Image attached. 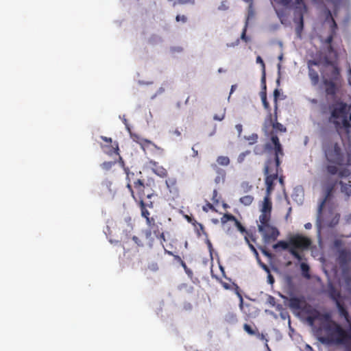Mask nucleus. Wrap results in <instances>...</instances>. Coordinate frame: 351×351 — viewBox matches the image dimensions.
I'll use <instances>...</instances> for the list:
<instances>
[{
  "label": "nucleus",
  "instance_id": "18",
  "mask_svg": "<svg viewBox=\"0 0 351 351\" xmlns=\"http://www.w3.org/2000/svg\"><path fill=\"white\" fill-rule=\"evenodd\" d=\"M101 138L108 143V145H101V148L106 154L110 156L114 154H118L119 147L117 143L112 145V138L106 136H101Z\"/></svg>",
  "mask_w": 351,
  "mask_h": 351
},
{
  "label": "nucleus",
  "instance_id": "41",
  "mask_svg": "<svg viewBox=\"0 0 351 351\" xmlns=\"http://www.w3.org/2000/svg\"><path fill=\"white\" fill-rule=\"evenodd\" d=\"M193 225L195 226L199 227V229H197V233L198 236L201 235L200 231L203 234H206V232L204 230V226L202 223L197 222L196 220H194V223H193Z\"/></svg>",
  "mask_w": 351,
  "mask_h": 351
},
{
  "label": "nucleus",
  "instance_id": "33",
  "mask_svg": "<svg viewBox=\"0 0 351 351\" xmlns=\"http://www.w3.org/2000/svg\"><path fill=\"white\" fill-rule=\"evenodd\" d=\"M256 62L261 64L262 66V77H261V84H265V82H266L265 79V64L264 63V61L263 60L261 56L256 57Z\"/></svg>",
  "mask_w": 351,
  "mask_h": 351
},
{
  "label": "nucleus",
  "instance_id": "14",
  "mask_svg": "<svg viewBox=\"0 0 351 351\" xmlns=\"http://www.w3.org/2000/svg\"><path fill=\"white\" fill-rule=\"evenodd\" d=\"M307 8L306 5L301 8L300 10L295 12L294 23L296 24L295 33L298 38H301L302 32L304 28V14L306 12Z\"/></svg>",
  "mask_w": 351,
  "mask_h": 351
},
{
  "label": "nucleus",
  "instance_id": "54",
  "mask_svg": "<svg viewBox=\"0 0 351 351\" xmlns=\"http://www.w3.org/2000/svg\"><path fill=\"white\" fill-rule=\"evenodd\" d=\"M228 8L227 1H222L221 5L219 6V10H226Z\"/></svg>",
  "mask_w": 351,
  "mask_h": 351
},
{
  "label": "nucleus",
  "instance_id": "31",
  "mask_svg": "<svg viewBox=\"0 0 351 351\" xmlns=\"http://www.w3.org/2000/svg\"><path fill=\"white\" fill-rule=\"evenodd\" d=\"M290 244L289 241L288 242L285 241H279L273 245L274 250L282 248V250H288L289 251Z\"/></svg>",
  "mask_w": 351,
  "mask_h": 351
},
{
  "label": "nucleus",
  "instance_id": "44",
  "mask_svg": "<svg viewBox=\"0 0 351 351\" xmlns=\"http://www.w3.org/2000/svg\"><path fill=\"white\" fill-rule=\"evenodd\" d=\"M351 171L348 169H343L339 171V176L340 178H348L350 176Z\"/></svg>",
  "mask_w": 351,
  "mask_h": 351
},
{
  "label": "nucleus",
  "instance_id": "17",
  "mask_svg": "<svg viewBox=\"0 0 351 351\" xmlns=\"http://www.w3.org/2000/svg\"><path fill=\"white\" fill-rule=\"evenodd\" d=\"M323 84L325 86V93L326 95L335 96L341 86L342 82L333 81L329 79H323Z\"/></svg>",
  "mask_w": 351,
  "mask_h": 351
},
{
  "label": "nucleus",
  "instance_id": "27",
  "mask_svg": "<svg viewBox=\"0 0 351 351\" xmlns=\"http://www.w3.org/2000/svg\"><path fill=\"white\" fill-rule=\"evenodd\" d=\"M308 69V77L310 78L311 84L314 86H317L319 81V76L318 73L312 67Z\"/></svg>",
  "mask_w": 351,
  "mask_h": 351
},
{
  "label": "nucleus",
  "instance_id": "11",
  "mask_svg": "<svg viewBox=\"0 0 351 351\" xmlns=\"http://www.w3.org/2000/svg\"><path fill=\"white\" fill-rule=\"evenodd\" d=\"M329 298L335 304L338 314L348 309L343 302V297L340 290L337 289L332 284L330 283L326 291Z\"/></svg>",
  "mask_w": 351,
  "mask_h": 351
},
{
  "label": "nucleus",
  "instance_id": "53",
  "mask_svg": "<svg viewBox=\"0 0 351 351\" xmlns=\"http://www.w3.org/2000/svg\"><path fill=\"white\" fill-rule=\"evenodd\" d=\"M132 240L134 241V243L138 245V246H143V242L141 241V240L136 236H133L132 237Z\"/></svg>",
  "mask_w": 351,
  "mask_h": 351
},
{
  "label": "nucleus",
  "instance_id": "64",
  "mask_svg": "<svg viewBox=\"0 0 351 351\" xmlns=\"http://www.w3.org/2000/svg\"><path fill=\"white\" fill-rule=\"evenodd\" d=\"M348 84L350 86H351V67L350 66L348 70Z\"/></svg>",
  "mask_w": 351,
  "mask_h": 351
},
{
  "label": "nucleus",
  "instance_id": "16",
  "mask_svg": "<svg viewBox=\"0 0 351 351\" xmlns=\"http://www.w3.org/2000/svg\"><path fill=\"white\" fill-rule=\"evenodd\" d=\"M269 194L267 192V195L264 197L263 206L261 208V214L259 216V220L265 221L267 220H271V202L269 198Z\"/></svg>",
  "mask_w": 351,
  "mask_h": 351
},
{
  "label": "nucleus",
  "instance_id": "32",
  "mask_svg": "<svg viewBox=\"0 0 351 351\" xmlns=\"http://www.w3.org/2000/svg\"><path fill=\"white\" fill-rule=\"evenodd\" d=\"M165 184L169 191L171 192L173 189H176L177 180L175 178H169L165 180Z\"/></svg>",
  "mask_w": 351,
  "mask_h": 351
},
{
  "label": "nucleus",
  "instance_id": "49",
  "mask_svg": "<svg viewBox=\"0 0 351 351\" xmlns=\"http://www.w3.org/2000/svg\"><path fill=\"white\" fill-rule=\"evenodd\" d=\"M225 117V110H223V112L219 115V114H215L213 117V119L215 121H222Z\"/></svg>",
  "mask_w": 351,
  "mask_h": 351
},
{
  "label": "nucleus",
  "instance_id": "37",
  "mask_svg": "<svg viewBox=\"0 0 351 351\" xmlns=\"http://www.w3.org/2000/svg\"><path fill=\"white\" fill-rule=\"evenodd\" d=\"M340 184L341 185V191L344 193L348 196L351 195V184H344L343 182H340Z\"/></svg>",
  "mask_w": 351,
  "mask_h": 351
},
{
  "label": "nucleus",
  "instance_id": "5",
  "mask_svg": "<svg viewBox=\"0 0 351 351\" xmlns=\"http://www.w3.org/2000/svg\"><path fill=\"white\" fill-rule=\"evenodd\" d=\"M323 328L328 334V337L321 338L322 342H334L344 346V336L347 334V331L341 324L330 320L324 325Z\"/></svg>",
  "mask_w": 351,
  "mask_h": 351
},
{
  "label": "nucleus",
  "instance_id": "15",
  "mask_svg": "<svg viewBox=\"0 0 351 351\" xmlns=\"http://www.w3.org/2000/svg\"><path fill=\"white\" fill-rule=\"evenodd\" d=\"M340 318H343L348 324V328L346 330L347 334L344 336V346L347 347V351H351V348H348V344L351 341V315L348 309L338 314Z\"/></svg>",
  "mask_w": 351,
  "mask_h": 351
},
{
  "label": "nucleus",
  "instance_id": "23",
  "mask_svg": "<svg viewBox=\"0 0 351 351\" xmlns=\"http://www.w3.org/2000/svg\"><path fill=\"white\" fill-rule=\"evenodd\" d=\"M261 85H262V90L260 93V96H261V101H262L264 108L267 110V114H271V108L270 105L267 99L266 82H265V84H261Z\"/></svg>",
  "mask_w": 351,
  "mask_h": 351
},
{
  "label": "nucleus",
  "instance_id": "42",
  "mask_svg": "<svg viewBox=\"0 0 351 351\" xmlns=\"http://www.w3.org/2000/svg\"><path fill=\"white\" fill-rule=\"evenodd\" d=\"M244 330L250 335H254L256 334V329L254 330L249 324H245L243 325Z\"/></svg>",
  "mask_w": 351,
  "mask_h": 351
},
{
  "label": "nucleus",
  "instance_id": "46",
  "mask_svg": "<svg viewBox=\"0 0 351 351\" xmlns=\"http://www.w3.org/2000/svg\"><path fill=\"white\" fill-rule=\"evenodd\" d=\"M280 95V92L278 89H275L274 91V104H275V111H277L278 110V97Z\"/></svg>",
  "mask_w": 351,
  "mask_h": 351
},
{
  "label": "nucleus",
  "instance_id": "1",
  "mask_svg": "<svg viewBox=\"0 0 351 351\" xmlns=\"http://www.w3.org/2000/svg\"><path fill=\"white\" fill-rule=\"evenodd\" d=\"M322 149L326 160L331 164L327 165L326 169L328 173L336 175L338 173V166H350L351 154H345L339 144L330 137H325L322 143Z\"/></svg>",
  "mask_w": 351,
  "mask_h": 351
},
{
  "label": "nucleus",
  "instance_id": "8",
  "mask_svg": "<svg viewBox=\"0 0 351 351\" xmlns=\"http://www.w3.org/2000/svg\"><path fill=\"white\" fill-rule=\"evenodd\" d=\"M263 130L265 135L270 137L271 141L272 135L278 136L276 133L287 132L286 127L278 122L277 111L275 110L274 116L272 114H267L263 123ZM270 143L272 144L271 142ZM271 145L273 146V145Z\"/></svg>",
  "mask_w": 351,
  "mask_h": 351
},
{
  "label": "nucleus",
  "instance_id": "59",
  "mask_svg": "<svg viewBox=\"0 0 351 351\" xmlns=\"http://www.w3.org/2000/svg\"><path fill=\"white\" fill-rule=\"evenodd\" d=\"M254 335H256L261 340H265V339H267L265 338V335H263V333H260L258 332V329H256V334H255Z\"/></svg>",
  "mask_w": 351,
  "mask_h": 351
},
{
  "label": "nucleus",
  "instance_id": "2",
  "mask_svg": "<svg viewBox=\"0 0 351 351\" xmlns=\"http://www.w3.org/2000/svg\"><path fill=\"white\" fill-rule=\"evenodd\" d=\"M271 143H267L265 147L268 150L274 149V158H268L265 164L264 173L265 175V184L268 194L271 193L274 187V181L278 178V175L282 172L280 168V157L284 156L282 146L280 140L276 135L271 136Z\"/></svg>",
  "mask_w": 351,
  "mask_h": 351
},
{
  "label": "nucleus",
  "instance_id": "51",
  "mask_svg": "<svg viewBox=\"0 0 351 351\" xmlns=\"http://www.w3.org/2000/svg\"><path fill=\"white\" fill-rule=\"evenodd\" d=\"M334 33H331L325 40V43L328 45H332V42L334 38Z\"/></svg>",
  "mask_w": 351,
  "mask_h": 351
},
{
  "label": "nucleus",
  "instance_id": "12",
  "mask_svg": "<svg viewBox=\"0 0 351 351\" xmlns=\"http://www.w3.org/2000/svg\"><path fill=\"white\" fill-rule=\"evenodd\" d=\"M325 64L330 66L331 69L324 73L323 79H329L333 81H337L338 82H342L343 79L341 75V70L338 64L328 58H326L325 60Z\"/></svg>",
  "mask_w": 351,
  "mask_h": 351
},
{
  "label": "nucleus",
  "instance_id": "26",
  "mask_svg": "<svg viewBox=\"0 0 351 351\" xmlns=\"http://www.w3.org/2000/svg\"><path fill=\"white\" fill-rule=\"evenodd\" d=\"M134 186L136 189V190L137 191V193L139 196V199H141V197L142 199H143V196L145 195V191H144L145 186L143 182L141 180L138 179L136 181H135L134 182Z\"/></svg>",
  "mask_w": 351,
  "mask_h": 351
},
{
  "label": "nucleus",
  "instance_id": "9",
  "mask_svg": "<svg viewBox=\"0 0 351 351\" xmlns=\"http://www.w3.org/2000/svg\"><path fill=\"white\" fill-rule=\"evenodd\" d=\"M340 214L337 213L332 207L319 210L317 209V222L319 225L323 224L329 228L335 227L339 221Z\"/></svg>",
  "mask_w": 351,
  "mask_h": 351
},
{
  "label": "nucleus",
  "instance_id": "58",
  "mask_svg": "<svg viewBox=\"0 0 351 351\" xmlns=\"http://www.w3.org/2000/svg\"><path fill=\"white\" fill-rule=\"evenodd\" d=\"M145 208H154V204L152 201L149 200L147 202L144 201Z\"/></svg>",
  "mask_w": 351,
  "mask_h": 351
},
{
  "label": "nucleus",
  "instance_id": "36",
  "mask_svg": "<svg viewBox=\"0 0 351 351\" xmlns=\"http://www.w3.org/2000/svg\"><path fill=\"white\" fill-rule=\"evenodd\" d=\"M230 162V158L228 156H220L217 158V162L221 166H228Z\"/></svg>",
  "mask_w": 351,
  "mask_h": 351
},
{
  "label": "nucleus",
  "instance_id": "7",
  "mask_svg": "<svg viewBox=\"0 0 351 351\" xmlns=\"http://www.w3.org/2000/svg\"><path fill=\"white\" fill-rule=\"evenodd\" d=\"M289 252L298 261L302 260V255L298 250L304 251L308 250L311 245V241L309 238L300 235H293L289 238Z\"/></svg>",
  "mask_w": 351,
  "mask_h": 351
},
{
  "label": "nucleus",
  "instance_id": "22",
  "mask_svg": "<svg viewBox=\"0 0 351 351\" xmlns=\"http://www.w3.org/2000/svg\"><path fill=\"white\" fill-rule=\"evenodd\" d=\"M211 167L217 174V176L215 178V182L216 184L223 182L226 178V171L219 167L217 164H212Z\"/></svg>",
  "mask_w": 351,
  "mask_h": 351
},
{
  "label": "nucleus",
  "instance_id": "13",
  "mask_svg": "<svg viewBox=\"0 0 351 351\" xmlns=\"http://www.w3.org/2000/svg\"><path fill=\"white\" fill-rule=\"evenodd\" d=\"M146 225L147 228L143 231V233L145 239L148 241L149 245L152 246L154 241V236L155 234H159V230L160 228L158 223L156 221L155 218L147 221Z\"/></svg>",
  "mask_w": 351,
  "mask_h": 351
},
{
  "label": "nucleus",
  "instance_id": "52",
  "mask_svg": "<svg viewBox=\"0 0 351 351\" xmlns=\"http://www.w3.org/2000/svg\"><path fill=\"white\" fill-rule=\"evenodd\" d=\"M154 237L160 239L161 241H165L166 240L165 234L163 232L161 231V229L159 230V234H155Z\"/></svg>",
  "mask_w": 351,
  "mask_h": 351
},
{
  "label": "nucleus",
  "instance_id": "60",
  "mask_svg": "<svg viewBox=\"0 0 351 351\" xmlns=\"http://www.w3.org/2000/svg\"><path fill=\"white\" fill-rule=\"evenodd\" d=\"M267 302L269 303L271 306H274L276 304L275 298L269 295L267 298Z\"/></svg>",
  "mask_w": 351,
  "mask_h": 351
},
{
  "label": "nucleus",
  "instance_id": "39",
  "mask_svg": "<svg viewBox=\"0 0 351 351\" xmlns=\"http://www.w3.org/2000/svg\"><path fill=\"white\" fill-rule=\"evenodd\" d=\"M327 17L328 18H330L332 21V32L331 33H335V29L337 28V25L335 22V21L334 20L332 16V13H331V11L329 10H327Z\"/></svg>",
  "mask_w": 351,
  "mask_h": 351
},
{
  "label": "nucleus",
  "instance_id": "4",
  "mask_svg": "<svg viewBox=\"0 0 351 351\" xmlns=\"http://www.w3.org/2000/svg\"><path fill=\"white\" fill-rule=\"evenodd\" d=\"M289 306L293 311H299L307 315L306 320L310 325L319 319L320 313L306 302L304 298L291 297L289 300Z\"/></svg>",
  "mask_w": 351,
  "mask_h": 351
},
{
  "label": "nucleus",
  "instance_id": "35",
  "mask_svg": "<svg viewBox=\"0 0 351 351\" xmlns=\"http://www.w3.org/2000/svg\"><path fill=\"white\" fill-rule=\"evenodd\" d=\"M253 196L250 195H245L239 199V202L244 206H250L253 202Z\"/></svg>",
  "mask_w": 351,
  "mask_h": 351
},
{
  "label": "nucleus",
  "instance_id": "50",
  "mask_svg": "<svg viewBox=\"0 0 351 351\" xmlns=\"http://www.w3.org/2000/svg\"><path fill=\"white\" fill-rule=\"evenodd\" d=\"M176 20L177 22L182 21V23H186L187 21V18L184 15L178 14L176 17Z\"/></svg>",
  "mask_w": 351,
  "mask_h": 351
},
{
  "label": "nucleus",
  "instance_id": "45",
  "mask_svg": "<svg viewBox=\"0 0 351 351\" xmlns=\"http://www.w3.org/2000/svg\"><path fill=\"white\" fill-rule=\"evenodd\" d=\"M234 222V224L235 226H237V228H238V230L243 233V232H246V230L245 228L243 226V225L241 223V222L236 218V221H233Z\"/></svg>",
  "mask_w": 351,
  "mask_h": 351
},
{
  "label": "nucleus",
  "instance_id": "29",
  "mask_svg": "<svg viewBox=\"0 0 351 351\" xmlns=\"http://www.w3.org/2000/svg\"><path fill=\"white\" fill-rule=\"evenodd\" d=\"M246 235L245 237V241L247 242V243L248 244L250 248L254 252H255L256 254H257V251L255 248V247L250 243V241H253V242H255L256 241V238L254 237V235L252 233V232H246Z\"/></svg>",
  "mask_w": 351,
  "mask_h": 351
},
{
  "label": "nucleus",
  "instance_id": "19",
  "mask_svg": "<svg viewBox=\"0 0 351 351\" xmlns=\"http://www.w3.org/2000/svg\"><path fill=\"white\" fill-rule=\"evenodd\" d=\"M131 137L132 140L139 144L141 147V148L143 150H145L146 148H148L149 146H152L153 147L157 149H161L159 147H158L152 141L141 138L137 134H132Z\"/></svg>",
  "mask_w": 351,
  "mask_h": 351
},
{
  "label": "nucleus",
  "instance_id": "25",
  "mask_svg": "<svg viewBox=\"0 0 351 351\" xmlns=\"http://www.w3.org/2000/svg\"><path fill=\"white\" fill-rule=\"evenodd\" d=\"M138 204L141 209V216L145 219L146 221L154 218L153 217L150 216V213L149 212L147 208H145L143 199L141 197L140 200L138 201Z\"/></svg>",
  "mask_w": 351,
  "mask_h": 351
},
{
  "label": "nucleus",
  "instance_id": "63",
  "mask_svg": "<svg viewBox=\"0 0 351 351\" xmlns=\"http://www.w3.org/2000/svg\"><path fill=\"white\" fill-rule=\"evenodd\" d=\"M344 219L346 221V223L349 224L351 223V214H348L345 216Z\"/></svg>",
  "mask_w": 351,
  "mask_h": 351
},
{
  "label": "nucleus",
  "instance_id": "57",
  "mask_svg": "<svg viewBox=\"0 0 351 351\" xmlns=\"http://www.w3.org/2000/svg\"><path fill=\"white\" fill-rule=\"evenodd\" d=\"M181 266L184 268L186 274H192V271L190 270V269H189L184 261L182 262Z\"/></svg>",
  "mask_w": 351,
  "mask_h": 351
},
{
  "label": "nucleus",
  "instance_id": "38",
  "mask_svg": "<svg viewBox=\"0 0 351 351\" xmlns=\"http://www.w3.org/2000/svg\"><path fill=\"white\" fill-rule=\"evenodd\" d=\"M228 221H236V217L232 214L226 213L224 214L223 216L221 218V221L222 223H226Z\"/></svg>",
  "mask_w": 351,
  "mask_h": 351
},
{
  "label": "nucleus",
  "instance_id": "61",
  "mask_svg": "<svg viewBox=\"0 0 351 351\" xmlns=\"http://www.w3.org/2000/svg\"><path fill=\"white\" fill-rule=\"evenodd\" d=\"M241 38L242 40H245V42H247L248 38L246 36V27H245V28L243 29Z\"/></svg>",
  "mask_w": 351,
  "mask_h": 351
},
{
  "label": "nucleus",
  "instance_id": "21",
  "mask_svg": "<svg viewBox=\"0 0 351 351\" xmlns=\"http://www.w3.org/2000/svg\"><path fill=\"white\" fill-rule=\"evenodd\" d=\"M120 229L125 232V237H128L134 228V223L131 217L128 216L124 218L123 221L120 222Z\"/></svg>",
  "mask_w": 351,
  "mask_h": 351
},
{
  "label": "nucleus",
  "instance_id": "10",
  "mask_svg": "<svg viewBox=\"0 0 351 351\" xmlns=\"http://www.w3.org/2000/svg\"><path fill=\"white\" fill-rule=\"evenodd\" d=\"M258 229L263 236L264 243L266 244L275 241L280 234L278 230L270 224V220L265 221L259 220Z\"/></svg>",
  "mask_w": 351,
  "mask_h": 351
},
{
  "label": "nucleus",
  "instance_id": "56",
  "mask_svg": "<svg viewBox=\"0 0 351 351\" xmlns=\"http://www.w3.org/2000/svg\"><path fill=\"white\" fill-rule=\"evenodd\" d=\"M313 66H319V62L317 60H309L308 62V68L312 67Z\"/></svg>",
  "mask_w": 351,
  "mask_h": 351
},
{
  "label": "nucleus",
  "instance_id": "30",
  "mask_svg": "<svg viewBox=\"0 0 351 351\" xmlns=\"http://www.w3.org/2000/svg\"><path fill=\"white\" fill-rule=\"evenodd\" d=\"M328 2L332 5L334 12H336L344 5L345 0H328Z\"/></svg>",
  "mask_w": 351,
  "mask_h": 351
},
{
  "label": "nucleus",
  "instance_id": "20",
  "mask_svg": "<svg viewBox=\"0 0 351 351\" xmlns=\"http://www.w3.org/2000/svg\"><path fill=\"white\" fill-rule=\"evenodd\" d=\"M149 167L151 168L152 171L160 178H166L168 175V172L166 169L162 166L158 165V163L154 160H149L148 162Z\"/></svg>",
  "mask_w": 351,
  "mask_h": 351
},
{
  "label": "nucleus",
  "instance_id": "3",
  "mask_svg": "<svg viewBox=\"0 0 351 351\" xmlns=\"http://www.w3.org/2000/svg\"><path fill=\"white\" fill-rule=\"evenodd\" d=\"M330 121L332 122L336 127L340 125L339 119L342 121V126L349 130L351 127V106L342 101H337L330 106Z\"/></svg>",
  "mask_w": 351,
  "mask_h": 351
},
{
  "label": "nucleus",
  "instance_id": "34",
  "mask_svg": "<svg viewBox=\"0 0 351 351\" xmlns=\"http://www.w3.org/2000/svg\"><path fill=\"white\" fill-rule=\"evenodd\" d=\"M300 269L302 271V276L304 277H305L306 278H310V274H309L310 267H309L308 265L306 263H302L300 264Z\"/></svg>",
  "mask_w": 351,
  "mask_h": 351
},
{
  "label": "nucleus",
  "instance_id": "62",
  "mask_svg": "<svg viewBox=\"0 0 351 351\" xmlns=\"http://www.w3.org/2000/svg\"><path fill=\"white\" fill-rule=\"evenodd\" d=\"M235 128L237 129V130L238 132L239 136H240L241 134V132H242V130H243L242 125L240 124V123L237 124L235 125Z\"/></svg>",
  "mask_w": 351,
  "mask_h": 351
},
{
  "label": "nucleus",
  "instance_id": "6",
  "mask_svg": "<svg viewBox=\"0 0 351 351\" xmlns=\"http://www.w3.org/2000/svg\"><path fill=\"white\" fill-rule=\"evenodd\" d=\"M343 241L339 239H335L332 243L333 248L337 251V263L343 271H346L351 263V250L343 247Z\"/></svg>",
  "mask_w": 351,
  "mask_h": 351
},
{
  "label": "nucleus",
  "instance_id": "55",
  "mask_svg": "<svg viewBox=\"0 0 351 351\" xmlns=\"http://www.w3.org/2000/svg\"><path fill=\"white\" fill-rule=\"evenodd\" d=\"M267 282L270 285H273L275 282L274 276L271 274V273L267 275Z\"/></svg>",
  "mask_w": 351,
  "mask_h": 351
},
{
  "label": "nucleus",
  "instance_id": "24",
  "mask_svg": "<svg viewBox=\"0 0 351 351\" xmlns=\"http://www.w3.org/2000/svg\"><path fill=\"white\" fill-rule=\"evenodd\" d=\"M293 1V0H279L278 3L287 8H291ZM304 5H306L303 0H295V12L300 10Z\"/></svg>",
  "mask_w": 351,
  "mask_h": 351
},
{
  "label": "nucleus",
  "instance_id": "43",
  "mask_svg": "<svg viewBox=\"0 0 351 351\" xmlns=\"http://www.w3.org/2000/svg\"><path fill=\"white\" fill-rule=\"evenodd\" d=\"M250 153H251V152H250V151H249V150H247V151H245V152H244L241 153V154L239 155L238 158H237V162H238L239 163H242V162L244 161V160H245V157H246L247 155H249Z\"/></svg>",
  "mask_w": 351,
  "mask_h": 351
},
{
  "label": "nucleus",
  "instance_id": "40",
  "mask_svg": "<svg viewBox=\"0 0 351 351\" xmlns=\"http://www.w3.org/2000/svg\"><path fill=\"white\" fill-rule=\"evenodd\" d=\"M195 3V0H177V1H175L173 3V6L175 7L177 4H180V5H185V4L194 5Z\"/></svg>",
  "mask_w": 351,
  "mask_h": 351
},
{
  "label": "nucleus",
  "instance_id": "47",
  "mask_svg": "<svg viewBox=\"0 0 351 351\" xmlns=\"http://www.w3.org/2000/svg\"><path fill=\"white\" fill-rule=\"evenodd\" d=\"M327 52L328 54H333L335 58L337 57V52L335 50L332 45H328Z\"/></svg>",
  "mask_w": 351,
  "mask_h": 351
},
{
  "label": "nucleus",
  "instance_id": "28",
  "mask_svg": "<svg viewBox=\"0 0 351 351\" xmlns=\"http://www.w3.org/2000/svg\"><path fill=\"white\" fill-rule=\"evenodd\" d=\"M332 190H333V186H329V187L327 188L326 191V194H325V197L320 202V203L319 204L318 208H319V210H321L323 208H324V206H325V204H326V202L330 198V197L332 195Z\"/></svg>",
  "mask_w": 351,
  "mask_h": 351
},
{
  "label": "nucleus",
  "instance_id": "48",
  "mask_svg": "<svg viewBox=\"0 0 351 351\" xmlns=\"http://www.w3.org/2000/svg\"><path fill=\"white\" fill-rule=\"evenodd\" d=\"M148 269L152 271H156L158 270V265L157 263L153 262L148 265Z\"/></svg>",
  "mask_w": 351,
  "mask_h": 351
}]
</instances>
